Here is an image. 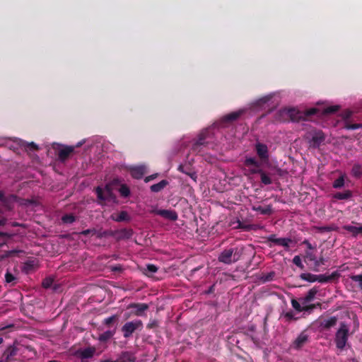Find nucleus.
I'll return each instance as SVG.
<instances>
[{
	"mask_svg": "<svg viewBox=\"0 0 362 362\" xmlns=\"http://www.w3.org/2000/svg\"><path fill=\"white\" fill-rule=\"evenodd\" d=\"M120 233L122 234L123 237L127 238H129L133 234L132 230L127 228L122 229Z\"/></svg>",
	"mask_w": 362,
	"mask_h": 362,
	"instance_id": "obj_51",
	"label": "nucleus"
},
{
	"mask_svg": "<svg viewBox=\"0 0 362 362\" xmlns=\"http://www.w3.org/2000/svg\"><path fill=\"white\" fill-rule=\"evenodd\" d=\"M5 280L6 283H13L16 280V277L11 272H7L5 274Z\"/></svg>",
	"mask_w": 362,
	"mask_h": 362,
	"instance_id": "obj_50",
	"label": "nucleus"
},
{
	"mask_svg": "<svg viewBox=\"0 0 362 362\" xmlns=\"http://www.w3.org/2000/svg\"><path fill=\"white\" fill-rule=\"evenodd\" d=\"M119 192L120 195L123 197H128L130 195V189L129 187L125 184H122L120 186L119 189Z\"/></svg>",
	"mask_w": 362,
	"mask_h": 362,
	"instance_id": "obj_35",
	"label": "nucleus"
},
{
	"mask_svg": "<svg viewBox=\"0 0 362 362\" xmlns=\"http://www.w3.org/2000/svg\"><path fill=\"white\" fill-rule=\"evenodd\" d=\"M351 174L354 177L360 178L362 177V166L358 163L353 165L351 169Z\"/></svg>",
	"mask_w": 362,
	"mask_h": 362,
	"instance_id": "obj_30",
	"label": "nucleus"
},
{
	"mask_svg": "<svg viewBox=\"0 0 362 362\" xmlns=\"http://www.w3.org/2000/svg\"><path fill=\"white\" fill-rule=\"evenodd\" d=\"M318 112H319V110L315 107H313V108L307 110L306 111H305V119L307 117H309L310 116L317 114Z\"/></svg>",
	"mask_w": 362,
	"mask_h": 362,
	"instance_id": "obj_45",
	"label": "nucleus"
},
{
	"mask_svg": "<svg viewBox=\"0 0 362 362\" xmlns=\"http://www.w3.org/2000/svg\"><path fill=\"white\" fill-rule=\"evenodd\" d=\"M206 132H202L199 134L197 141L192 145L194 151L199 152L200 147L206 145L205 139H206Z\"/></svg>",
	"mask_w": 362,
	"mask_h": 362,
	"instance_id": "obj_19",
	"label": "nucleus"
},
{
	"mask_svg": "<svg viewBox=\"0 0 362 362\" xmlns=\"http://www.w3.org/2000/svg\"><path fill=\"white\" fill-rule=\"evenodd\" d=\"M255 151L262 161H267L269 160V151L266 144L257 142L255 144Z\"/></svg>",
	"mask_w": 362,
	"mask_h": 362,
	"instance_id": "obj_11",
	"label": "nucleus"
},
{
	"mask_svg": "<svg viewBox=\"0 0 362 362\" xmlns=\"http://www.w3.org/2000/svg\"><path fill=\"white\" fill-rule=\"evenodd\" d=\"M115 331L107 330L99 335L98 340L101 342H105L110 339L115 334Z\"/></svg>",
	"mask_w": 362,
	"mask_h": 362,
	"instance_id": "obj_29",
	"label": "nucleus"
},
{
	"mask_svg": "<svg viewBox=\"0 0 362 362\" xmlns=\"http://www.w3.org/2000/svg\"><path fill=\"white\" fill-rule=\"evenodd\" d=\"M309 339L310 336L307 333L306 330H303L292 342L291 347L293 349L299 350L309 342Z\"/></svg>",
	"mask_w": 362,
	"mask_h": 362,
	"instance_id": "obj_9",
	"label": "nucleus"
},
{
	"mask_svg": "<svg viewBox=\"0 0 362 362\" xmlns=\"http://www.w3.org/2000/svg\"><path fill=\"white\" fill-rule=\"evenodd\" d=\"M305 257L310 261H315V255L312 252H306Z\"/></svg>",
	"mask_w": 362,
	"mask_h": 362,
	"instance_id": "obj_56",
	"label": "nucleus"
},
{
	"mask_svg": "<svg viewBox=\"0 0 362 362\" xmlns=\"http://www.w3.org/2000/svg\"><path fill=\"white\" fill-rule=\"evenodd\" d=\"M252 210L255 211H259L264 215H270L272 214V207L271 205H268L266 207L262 206H252Z\"/></svg>",
	"mask_w": 362,
	"mask_h": 362,
	"instance_id": "obj_27",
	"label": "nucleus"
},
{
	"mask_svg": "<svg viewBox=\"0 0 362 362\" xmlns=\"http://www.w3.org/2000/svg\"><path fill=\"white\" fill-rule=\"evenodd\" d=\"M95 353V348L89 346L84 349H79L76 351V356L80 358L82 362H85V359L91 358Z\"/></svg>",
	"mask_w": 362,
	"mask_h": 362,
	"instance_id": "obj_14",
	"label": "nucleus"
},
{
	"mask_svg": "<svg viewBox=\"0 0 362 362\" xmlns=\"http://www.w3.org/2000/svg\"><path fill=\"white\" fill-rule=\"evenodd\" d=\"M95 192L100 202L110 201L115 198L111 184H107L104 189L100 187H97L95 188Z\"/></svg>",
	"mask_w": 362,
	"mask_h": 362,
	"instance_id": "obj_4",
	"label": "nucleus"
},
{
	"mask_svg": "<svg viewBox=\"0 0 362 362\" xmlns=\"http://www.w3.org/2000/svg\"><path fill=\"white\" fill-rule=\"evenodd\" d=\"M28 146L30 148V150L32 151H36L38 149V146H37L36 144H35L34 142H31L30 144H28Z\"/></svg>",
	"mask_w": 362,
	"mask_h": 362,
	"instance_id": "obj_59",
	"label": "nucleus"
},
{
	"mask_svg": "<svg viewBox=\"0 0 362 362\" xmlns=\"http://www.w3.org/2000/svg\"><path fill=\"white\" fill-rule=\"evenodd\" d=\"M267 241L268 243L269 247H272V243H274L275 245L283 246L286 249V250H288L290 243L293 242L292 239L288 238H276L275 235H271L267 238Z\"/></svg>",
	"mask_w": 362,
	"mask_h": 362,
	"instance_id": "obj_7",
	"label": "nucleus"
},
{
	"mask_svg": "<svg viewBox=\"0 0 362 362\" xmlns=\"http://www.w3.org/2000/svg\"><path fill=\"white\" fill-rule=\"evenodd\" d=\"M17 252H18V251L15 250H9V251L6 252V257L12 256L13 255H14V254H16Z\"/></svg>",
	"mask_w": 362,
	"mask_h": 362,
	"instance_id": "obj_63",
	"label": "nucleus"
},
{
	"mask_svg": "<svg viewBox=\"0 0 362 362\" xmlns=\"http://www.w3.org/2000/svg\"><path fill=\"white\" fill-rule=\"evenodd\" d=\"M352 112L350 110H346L341 114L342 118L345 120L344 125L346 122H349V119L351 117Z\"/></svg>",
	"mask_w": 362,
	"mask_h": 362,
	"instance_id": "obj_52",
	"label": "nucleus"
},
{
	"mask_svg": "<svg viewBox=\"0 0 362 362\" xmlns=\"http://www.w3.org/2000/svg\"><path fill=\"white\" fill-rule=\"evenodd\" d=\"M158 271V267L152 264H148L146 265V267L144 269V273L145 275L148 276H151L153 274L156 273Z\"/></svg>",
	"mask_w": 362,
	"mask_h": 362,
	"instance_id": "obj_32",
	"label": "nucleus"
},
{
	"mask_svg": "<svg viewBox=\"0 0 362 362\" xmlns=\"http://www.w3.org/2000/svg\"><path fill=\"white\" fill-rule=\"evenodd\" d=\"M303 245H305L309 250H313V247L308 240H305L303 242Z\"/></svg>",
	"mask_w": 362,
	"mask_h": 362,
	"instance_id": "obj_62",
	"label": "nucleus"
},
{
	"mask_svg": "<svg viewBox=\"0 0 362 362\" xmlns=\"http://www.w3.org/2000/svg\"><path fill=\"white\" fill-rule=\"evenodd\" d=\"M337 317L336 316H332L329 318H320L318 320L319 328L320 331H328L332 327L336 326L337 323Z\"/></svg>",
	"mask_w": 362,
	"mask_h": 362,
	"instance_id": "obj_10",
	"label": "nucleus"
},
{
	"mask_svg": "<svg viewBox=\"0 0 362 362\" xmlns=\"http://www.w3.org/2000/svg\"><path fill=\"white\" fill-rule=\"evenodd\" d=\"M321 306H322V304L320 303H316L310 304V305L305 304V305H304V308L303 310H304V312L310 314L312 313V311L314 309H315L317 308H319L321 309Z\"/></svg>",
	"mask_w": 362,
	"mask_h": 362,
	"instance_id": "obj_33",
	"label": "nucleus"
},
{
	"mask_svg": "<svg viewBox=\"0 0 362 362\" xmlns=\"http://www.w3.org/2000/svg\"><path fill=\"white\" fill-rule=\"evenodd\" d=\"M325 140V135L321 130L315 131L310 141L314 148L319 147Z\"/></svg>",
	"mask_w": 362,
	"mask_h": 362,
	"instance_id": "obj_13",
	"label": "nucleus"
},
{
	"mask_svg": "<svg viewBox=\"0 0 362 362\" xmlns=\"http://www.w3.org/2000/svg\"><path fill=\"white\" fill-rule=\"evenodd\" d=\"M350 279L358 283V288L362 290V274L358 275H351Z\"/></svg>",
	"mask_w": 362,
	"mask_h": 362,
	"instance_id": "obj_41",
	"label": "nucleus"
},
{
	"mask_svg": "<svg viewBox=\"0 0 362 362\" xmlns=\"http://www.w3.org/2000/svg\"><path fill=\"white\" fill-rule=\"evenodd\" d=\"M291 304H292L293 308L295 310H296L297 311L304 312V310H303L304 308V305L302 304V305H301L300 303H298L296 300H294V299L292 300Z\"/></svg>",
	"mask_w": 362,
	"mask_h": 362,
	"instance_id": "obj_43",
	"label": "nucleus"
},
{
	"mask_svg": "<svg viewBox=\"0 0 362 362\" xmlns=\"http://www.w3.org/2000/svg\"><path fill=\"white\" fill-rule=\"evenodd\" d=\"M74 147L71 146H66L59 151L58 157L60 160H66L69 156L74 152Z\"/></svg>",
	"mask_w": 362,
	"mask_h": 362,
	"instance_id": "obj_21",
	"label": "nucleus"
},
{
	"mask_svg": "<svg viewBox=\"0 0 362 362\" xmlns=\"http://www.w3.org/2000/svg\"><path fill=\"white\" fill-rule=\"evenodd\" d=\"M148 305L146 303H133L129 305L128 308H134V315L136 316H142L144 313L148 309Z\"/></svg>",
	"mask_w": 362,
	"mask_h": 362,
	"instance_id": "obj_15",
	"label": "nucleus"
},
{
	"mask_svg": "<svg viewBox=\"0 0 362 362\" xmlns=\"http://www.w3.org/2000/svg\"><path fill=\"white\" fill-rule=\"evenodd\" d=\"M276 274L274 272H270L267 274H263L262 277V280L263 282L271 281L274 279Z\"/></svg>",
	"mask_w": 362,
	"mask_h": 362,
	"instance_id": "obj_40",
	"label": "nucleus"
},
{
	"mask_svg": "<svg viewBox=\"0 0 362 362\" xmlns=\"http://www.w3.org/2000/svg\"><path fill=\"white\" fill-rule=\"evenodd\" d=\"M284 316L288 320H291L294 319V314L292 311L286 313Z\"/></svg>",
	"mask_w": 362,
	"mask_h": 362,
	"instance_id": "obj_58",
	"label": "nucleus"
},
{
	"mask_svg": "<svg viewBox=\"0 0 362 362\" xmlns=\"http://www.w3.org/2000/svg\"><path fill=\"white\" fill-rule=\"evenodd\" d=\"M324 259L322 257L320 258V259L317 260L315 259V267H319L320 266L321 264H324Z\"/></svg>",
	"mask_w": 362,
	"mask_h": 362,
	"instance_id": "obj_60",
	"label": "nucleus"
},
{
	"mask_svg": "<svg viewBox=\"0 0 362 362\" xmlns=\"http://www.w3.org/2000/svg\"><path fill=\"white\" fill-rule=\"evenodd\" d=\"M244 165L247 167H250V166L254 167L253 168L250 169V173L251 174H253V175L259 174V175L262 171V170L259 168V167H260L259 163L257 160V159L255 158L247 157L245 159Z\"/></svg>",
	"mask_w": 362,
	"mask_h": 362,
	"instance_id": "obj_12",
	"label": "nucleus"
},
{
	"mask_svg": "<svg viewBox=\"0 0 362 362\" xmlns=\"http://www.w3.org/2000/svg\"><path fill=\"white\" fill-rule=\"evenodd\" d=\"M136 356L131 351H122L117 358V362H135Z\"/></svg>",
	"mask_w": 362,
	"mask_h": 362,
	"instance_id": "obj_20",
	"label": "nucleus"
},
{
	"mask_svg": "<svg viewBox=\"0 0 362 362\" xmlns=\"http://www.w3.org/2000/svg\"><path fill=\"white\" fill-rule=\"evenodd\" d=\"M344 175H341L337 179H336L333 183L332 187L335 189H339L344 187Z\"/></svg>",
	"mask_w": 362,
	"mask_h": 362,
	"instance_id": "obj_34",
	"label": "nucleus"
},
{
	"mask_svg": "<svg viewBox=\"0 0 362 362\" xmlns=\"http://www.w3.org/2000/svg\"><path fill=\"white\" fill-rule=\"evenodd\" d=\"M243 254L242 247H230L224 249L218 257L219 262L232 264L239 261Z\"/></svg>",
	"mask_w": 362,
	"mask_h": 362,
	"instance_id": "obj_1",
	"label": "nucleus"
},
{
	"mask_svg": "<svg viewBox=\"0 0 362 362\" xmlns=\"http://www.w3.org/2000/svg\"><path fill=\"white\" fill-rule=\"evenodd\" d=\"M300 278L302 280L307 281L311 283L317 281V275L313 274L311 273H302L300 275Z\"/></svg>",
	"mask_w": 362,
	"mask_h": 362,
	"instance_id": "obj_31",
	"label": "nucleus"
},
{
	"mask_svg": "<svg viewBox=\"0 0 362 362\" xmlns=\"http://www.w3.org/2000/svg\"><path fill=\"white\" fill-rule=\"evenodd\" d=\"M7 219L3 216V211L0 209V226H3L6 223Z\"/></svg>",
	"mask_w": 362,
	"mask_h": 362,
	"instance_id": "obj_55",
	"label": "nucleus"
},
{
	"mask_svg": "<svg viewBox=\"0 0 362 362\" xmlns=\"http://www.w3.org/2000/svg\"><path fill=\"white\" fill-rule=\"evenodd\" d=\"M280 115H286L291 121L299 122L300 120H305V111H299L295 108H290L288 110H284L279 112Z\"/></svg>",
	"mask_w": 362,
	"mask_h": 362,
	"instance_id": "obj_8",
	"label": "nucleus"
},
{
	"mask_svg": "<svg viewBox=\"0 0 362 362\" xmlns=\"http://www.w3.org/2000/svg\"><path fill=\"white\" fill-rule=\"evenodd\" d=\"M131 176L134 179H141L146 173V167L144 165L134 166L129 168Z\"/></svg>",
	"mask_w": 362,
	"mask_h": 362,
	"instance_id": "obj_16",
	"label": "nucleus"
},
{
	"mask_svg": "<svg viewBox=\"0 0 362 362\" xmlns=\"http://www.w3.org/2000/svg\"><path fill=\"white\" fill-rule=\"evenodd\" d=\"M343 228L345 230L351 233L354 238H356L359 234H362V226L357 227L350 225H345L343 226Z\"/></svg>",
	"mask_w": 362,
	"mask_h": 362,
	"instance_id": "obj_24",
	"label": "nucleus"
},
{
	"mask_svg": "<svg viewBox=\"0 0 362 362\" xmlns=\"http://www.w3.org/2000/svg\"><path fill=\"white\" fill-rule=\"evenodd\" d=\"M339 277L338 272H334L329 275L320 274L317 275V281L320 283H327L332 281Z\"/></svg>",
	"mask_w": 362,
	"mask_h": 362,
	"instance_id": "obj_18",
	"label": "nucleus"
},
{
	"mask_svg": "<svg viewBox=\"0 0 362 362\" xmlns=\"http://www.w3.org/2000/svg\"><path fill=\"white\" fill-rule=\"evenodd\" d=\"M168 185V182L166 180H163L158 183L152 185L150 187L151 191L153 192H159L163 190L167 185Z\"/></svg>",
	"mask_w": 362,
	"mask_h": 362,
	"instance_id": "obj_26",
	"label": "nucleus"
},
{
	"mask_svg": "<svg viewBox=\"0 0 362 362\" xmlns=\"http://www.w3.org/2000/svg\"><path fill=\"white\" fill-rule=\"evenodd\" d=\"M349 337V327L345 322H341L334 337L336 347L339 350H344Z\"/></svg>",
	"mask_w": 362,
	"mask_h": 362,
	"instance_id": "obj_2",
	"label": "nucleus"
},
{
	"mask_svg": "<svg viewBox=\"0 0 362 362\" xmlns=\"http://www.w3.org/2000/svg\"><path fill=\"white\" fill-rule=\"evenodd\" d=\"M121 270H122V267L120 265H117L112 268V271H113V272H120Z\"/></svg>",
	"mask_w": 362,
	"mask_h": 362,
	"instance_id": "obj_64",
	"label": "nucleus"
},
{
	"mask_svg": "<svg viewBox=\"0 0 362 362\" xmlns=\"http://www.w3.org/2000/svg\"><path fill=\"white\" fill-rule=\"evenodd\" d=\"M143 328V323L140 320H136L126 322L121 328L123 337L126 339L131 337L133 333L139 329L141 330Z\"/></svg>",
	"mask_w": 362,
	"mask_h": 362,
	"instance_id": "obj_3",
	"label": "nucleus"
},
{
	"mask_svg": "<svg viewBox=\"0 0 362 362\" xmlns=\"http://www.w3.org/2000/svg\"><path fill=\"white\" fill-rule=\"evenodd\" d=\"M110 235H112V233L108 230H97V233L95 234L96 237L100 239L103 238L104 237H107Z\"/></svg>",
	"mask_w": 362,
	"mask_h": 362,
	"instance_id": "obj_47",
	"label": "nucleus"
},
{
	"mask_svg": "<svg viewBox=\"0 0 362 362\" xmlns=\"http://www.w3.org/2000/svg\"><path fill=\"white\" fill-rule=\"evenodd\" d=\"M111 219L116 222L129 221L131 218L128 213L125 211H122L118 214H112Z\"/></svg>",
	"mask_w": 362,
	"mask_h": 362,
	"instance_id": "obj_22",
	"label": "nucleus"
},
{
	"mask_svg": "<svg viewBox=\"0 0 362 362\" xmlns=\"http://www.w3.org/2000/svg\"><path fill=\"white\" fill-rule=\"evenodd\" d=\"M177 169H178V170L180 172H182V173H183L185 174H188V171H187V170L185 169V167L184 165H180L178 166Z\"/></svg>",
	"mask_w": 362,
	"mask_h": 362,
	"instance_id": "obj_61",
	"label": "nucleus"
},
{
	"mask_svg": "<svg viewBox=\"0 0 362 362\" xmlns=\"http://www.w3.org/2000/svg\"><path fill=\"white\" fill-rule=\"evenodd\" d=\"M158 176V174L157 173H155V174H153V175H148V176H146L145 178H144V182H148L154 179H156Z\"/></svg>",
	"mask_w": 362,
	"mask_h": 362,
	"instance_id": "obj_57",
	"label": "nucleus"
},
{
	"mask_svg": "<svg viewBox=\"0 0 362 362\" xmlns=\"http://www.w3.org/2000/svg\"><path fill=\"white\" fill-rule=\"evenodd\" d=\"M352 197V192L351 190H346L344 192H337L333 195L336 199L344 200L349 199Z\"/></svg>",
	"mask_w": 362,
	"mask_h": 362,
	"instance_id": "obj_28",
	"label": "nucleus"
},
{
	"mask_svg": "<svg viewBox=\"0 0 362 362\" xmlns=\"http://www.w3.org/2000/svg\"><path fill=\"white\" fill-rule=\"evenodd\" d=\"M339 107L338 105L329 106L323 110L322 113L324 115H331L339 110Z\"/></svg>",
	"mask_w": 362,
	"mask_h": 362,
	"instance_id": "obj_36",
	"label": "nucleus"
},
{
	"mask_svg": "<svg viewBox=\"0 0 362 362\" xmlns=\"http://www.w3.org/2000/svg\"><path fill=\"white\" fill-rule=\"evenodd\" d=\"M117 315H114L104 320L103 323L107 326H110L114 322L117 320Z\"/></svg>",
	"mask_w": 362,
	"mask_h": 362,
	"instance_id": "obj_44",
	"label": "nucleus"
},
{
	"mask_svg": "<svg viewBox=\"0 0 362 362\" xmlns=\"http://www.w3.org/2000/svg\"><path fill=\"white\" fill-rule=\"evenodd\" d=\"M18 343L15 341L12 344L8 345L1 355V358L4 362H11L14 360V357L17 355L18 349L17 345Z\"/></svg>",
	"mask_w": 362,
	"mask_h": 362,
	"instance_id": "obj_6",
	"label": "nucleus"
},
{
	"mask_svg": "<svg viewBox=\"0 0 362 362\" xmlns=\"http://www.w3.org/2000/svg\"><path fill=\"white\" fill-rule=\"evenodd\" d=\"M53 282H54L53 278H52L51 276H49V277L45 278L42 281V286L45 288H49L52 286Z\"/></svg>",
	"mask_w": 362,
	"mask_h": 362,
	"instance_id": "obj_39",
	"label": "nucleus"
},
{
	"mask_svg": "<svg viewBox=\"0 0 362 362\" xmlns=\"http://www.w3.org/2000/svg\"><path fill=\"white\" fill-rule=\"evenodd\" d=\"M334 228L331 226H321V227H319L318 228V230L321 233H323V232H330L332 230H333Z\"/></svg>",
	"mask_w": 362,
	"mask_h": 362,
	"instance_id": "obj_54",
	"label": "nucleus"
},
{
	"mask_svg": "<svg viewBox=\"0 0 362 362\" xmlns=\"http://www.w3.org/2000/svg\"><path fill=\"white\" fill-rule=\"evenodd\" d=\"M12 236L13 235L8 233L0 232L1 241H5V243H6L8 239L11 238Z\"/></svg>",
	"mask_w": 362,
	"mask_h": 362,
	"instance_id": "obj_53",
	"label": "nucleus"
},
{
	"mask_svg": "<svg viewBox=\"0 0 362 362\" xmlns=\"http://www.w3.org/2000/svg\"><path fill=\"white\" fill-rule=\"evenodd\" d=\"M156 214L166 219L173 221L178 218L177 214L174 210L160 209L156 212Z\"/></svg>",
	"mask_w": 362,
	"mask_h": 362,
	"instance_id": "obj_17",
	"label": "nucleus"
},
{
	"mask_svg": "<svg viewBox=\"0 0 362 362\" xmlns=\"http://www.w3.org/2000/svg\"><path fill=\"white\" fill-rule=\"evenodd\" d=\"M318 292V289L316 287H313L310 289L305 297L302 299V304L305 305L311 302L315 297Z\"/></svg>",
	"mask_w": 362,
	"mask_h": 362,
	"instance_id": "obj_23",
	"label": "nucleus"
},
{
	"mask_svg": "<svg viewBox=\"0 0 362 362\" xmlns=\"http://www.w3.org/2000/svg\"><path fill=\"white\" fill-rule=\"evenodd\" d=\"M96 233H97V229L93 228H89L87 230H84L81 231L80 233V234L85 235V236L88 235H95Z\"/></svg>",
	"mask_w": 362,
	"mask_h": 362,
	"instance_id": "obj_48",
	"label": "nucleus"
},
{
	"mask_svg": "<svg viewBox=\"0 0 362 362\" xmlns=\"http://www.w3.org/2000/svg\"><path fill=\"white\" fill-rule=\"evenodd\" d=\"M241 115H242L241 111L233 112H230V113L225 115L222 118V121L224 122H230L238 119L240 117Z\"/></svg>",
	"mask_w": 362,
	"mask_h": 362,
	"instance_id": "obj_25",
	"label": "nucleus"
},
{
	"mask_svg": "<svg viewBox=\"0 0 362 362\" xmlns=\"http://www.w3.org/2000/svg\"><path fill=\"white\" fill-rule=\"evenodd\" d=\"M62 221L64 223H72L76 221V217L73 214H65L62 216Z\"/></svg>",
	"mask_w": 362,
	"mask_h": 362,
	"instance_id": "obj_38",
	"label": "nucleus"
},
{
	"mask_svg": "<svg viewBox=\"0 0 362 362\" xmlns=\"http://www.w3.org/2000/svg\"><path fill=\"white\" fill-rule=\"evenodd\" d=\"M293 263L299 267L300 269H304L305 267L302 263L301 258L299 255H296L293 258Z\"/></svg>",
	"mask_w": 362,
	"mask_h": 362,
	"instance_id": "obj_42",
	"label": "nucleus"
},
{
	"mask_svg": "<svg viewBox=\"0 0 362 362\" xmlns=\"http://www.w3.org/2000/svg\"><path fill=\"white\" fill-rule=\"evenodd\" d=\"M344 128L346 129H357L362 128V124H350L349 122H346Z\"/></svg>",
	"mask_w": 362,
	"mask_h": 362,
	"instance_id": "obj_46",
	"label": "nucleus"
},
{
	"mask_svg": "<svg viewBox=\"0 0 362 362\" xmlns=\"http://www.w3.org/2000/svg\"><path fill=\"white\" fill-rule=\"evenodd\" d=\"M259 175L261 177V182L264 185H268L272 184V179L265 173V172H264L262 170V173L259 174Z\"/></svg>",
	"mask_w": 362,
	"mask_h": 362,
	"instance_id": "obj_37",
	"label": "nucleus"
},
{
	"mask_svg": "<svg viewBox=\"0 0 362 362\" xmlns=\"http://www.w3.org/2000/svg\"><path fill=\"white\" fill-rule=\"evenodd\" d=\"M158 321L157 320H151L146 325V328L148 329H152L157 328L158 327Z\"/></svg>",
	"mask_w": 362,
	"mask_h": 362,
	"instance_id": "obj_49",
	"label": "nucleus"
},
{
	"mask_svg": "<svg viewBox=\"0 0 362 362\" xmlns=\"http://www.w3.org/2000/svg\"><path fill=\"white\" fill-rule=\"evenodd\" d=\"M18 200V197L15 194L5 195V194L0 190V202L2 206L7 211H11L15 203Z\"/></svg>",
	"mask_w": 362,
	"mask_h": 362,
	"instance_id": "obj_5",
	"label": "nucleus"
}]
</instances>
